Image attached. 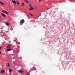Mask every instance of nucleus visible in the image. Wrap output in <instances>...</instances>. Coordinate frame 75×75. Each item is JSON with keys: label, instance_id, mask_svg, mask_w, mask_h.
<instances>
[{"label": "nucleus", "instance_id": "nucleus-5", "mask_svg": "<svg viewBox=\"0 0 75 75\" xmlns=\"http://www.w3.org/2000/svg\"><path fill=\"white\" fill-rule=\"evenodd\" d=\"M34 9V8H33V7H31L30 9L29 10L30 11H31V10H33Z\"/></svg>", "mask_w": 75, "mask_h": 75}, {"label": "nucleus", "instance_id": "nucleus-1", "mask_svg": "<svg viewBox=\"0 0 75 75\" xmlns=\"http://www.w3.org/2000/svg\"><path fill=\"white\" fill-rule=\"evenodd\" d=\"M5 72V71L4 70H2L1 71V74H4Z\"/></svg>", "mask_w": 75, "mask_h": 75}, {"label": "nucleus", "instance_id": "nucleus-25", "mask_svg": "<svg viewBox=\"0 0 75 75\" xmlns=\"http://www.w3.org/2000/svg\"><path fill=\"white\" fill-rule=\"evenodd\" d=\"M1 1H0V4H1Z\"/></svg>", "mask_w": 75, "mask_h": 75}, {"label": "nucleus", "instance_id": "nucleus-17", "mask_svg": "<svg viewBox=\"0 0 75 75\" xmlns=\"http://www.w3.org/2000/svg\"><path fill=\"white\" fill-rule=\"evenodd\" d=\"M8 67H10V65H9V63H8V65H7Z\"/></svg>", "mask_w": 75, "mask_h": 75}, {"label": "nucleus", "instance_id": "nucleus-13", "mask_svg": "<svg viewBox=\"0 0 75 75\" xmlns=\"http://www.w3.org/2000/svg\"><path fill=\"white\" fill-rule=\"evenodd\" d=\"M5 14H8V12L6 11H5Z\"/></svg>", "mask_w": 75, "mask_h": 75}, {"label": "nucleus", "instance_id": "nucleus-18", "mask_svg": "<svg viewBox=\"0 0 75 75\" xmlns=\"http://www.w3.org/2000/svg\"><path fill=\"white\" fill-rule=\"evenodd\" d=\"M30 16H33V15L31 14V13H30Z\"/></svg>", "mask_w": 75, "mask_h": 75}, {"label": "nucleus", "instance_id": "nucleus-29", "mask_svg": "<svg viewBox=\"0 0 75 75\" xmlns=\"http://www.w3.org/2000/svg\"><path fill=\"white\" fill-rule=\"evenodd\" d=\"M1 20V19H0V21Z\"/></svg>", "mask_w": 75, "mask_h": 75}, {"label": "nucleus", "instance_id": "nucleus-19", "mask_svg": "<svg viewBox=\"0 0 75 75\" xmlns=\"http://www.w3.org/2000/svg\"><path fill=\"white\" fill-rule=\"evenodd\" d=\"M27 75H30V74L28 73L27 74Z\"/></svg>", "mask_w": 75, "mask_h": 75}, {"label": "nucleus", "instance_id": "nucleus-24", "mask_svg": "<svg viewBox=\"0 0 75 75\" xmlns=\"http://www.w3.org/2000/svg\"><path fill=\"white\" fill-rule=\"evenodd\" d=\"M17 3H19V1H17Z\"/></svg>", "mask_w": 75, "mask_h": 75}, {"label": "nucleus", "instance_id": "nucleus-21", "mask_svg": "<svg viewBox=\"0 0 75 75\" xmlns=\"http://www.w3.org/2000/svg\"><path fill=\"white\" fill-rule=\"evenodd\" d=\"M41 0H39V2H41Z\"/></svg>", "mask_w": 75, "mask_h": 75}, {"label": "nucleus", "instance_id": "nucleus-27", "mask_svg": "<svg viewBox=\"0 0 75 75\" xmlns=\"http://www.w3.org/2000/svg\"><path fill=\"white\" fill-rule=\"evenodd\" d=\"M1 18V16H0V18Z\"/></svg>", "mask_w": 75, "mask_h": 75}, {"label": "nucleus", "instance_id": "nucleus-28", "mask_svg": "<svg viewBox=\"0 0 75 75\" xmlns=\"http://www.w3.org/2000/svg\"><path fill=\"white\" fill-rule=\"evenodd\" d=\"M35 7L37 8V6H35Z\"/></svg>", "mask_w": 75, "mask_h": 75}, {"label": "nucleus", "instance_id": "nucleus-8", "mask_svg": "<svg viewBox=\"0 0 75 75\" xmlns=\"http://www.w3.org/2000/svg\"><path fill=\"white\" fill-rule=\"evenodd\" d=\"M12 1L13 3H14V4H16V2L15 1L12 0Z\"/></svg>", "mask_w": 75, "mask_h": 75}, {"label": "nucleus", "instance_id": "nucleus-7", "mask_svg": "<svg viewBox=\"0 0 75 75\" xmlns=\"http://www.w3.org/2000/svg\"><path fill=\"white\" fill-rule=\"evenodd\" d=\"M7 51H11V48H9L7 49Z\"/></svg>", "mask_w": 75, "mask_h": 75}, {"label": "nucleus", "instance_id": "nucleus-30", "mask_svg": "<svg viewBox=\"0 0 75 75\" xmlns=\"http://www.w3.org/2000/svg\"><path fill=\"white\" fill-rule=\"evenodd\" d=\"M20 24L21 25V23H20Z\"/></svg>", "mask_w": 75, "mask_h": 75}, {"label": "nucleus", "instance_id": "nucleus-16", "mask_svg": "<svg viewBox=\"0 0 75 75\" xmlns=\"http://www.w3.org/2000/svg\"><path fill=\"white\" fill-rule=\"evenodd\" d=\"M29 7H32V6H31V4H29Z\"/></svg>", "mask_w": 75, "mask_h": 75}, {"label": "nucleus", "instance_id": "nucleus-14", "mask_svg": "<svg viewBox=\"0 0 75 75\" xmlns=\"http://www.w3.org/2000/svg\"><path fill=\"white\" fill-rule=\"evenodd\" d=\"M21 6H24V3H22Z\"/></svg>", "mask_w": 75, "mask_h": 75}, {"label": "nucleus", "instance_id": "nucleus-11", "mask_svg": "<svg viewBox=\"0 0 75 75\" xmlns=\"http://www.w3.org/2000/svg\"><path fill=\"white\" fill-rule=\"evenodd\" d=\"M2 13H5V12H6V11H4V10H2Z\"/></svg>", "mask_w": 75, "mask_h": 75}, {"label": "nucleus", "instance_id": "nucleus-6", "mask_svg": "<svg viewBox=\"0 0 75 75\" xmlns=\"http://www.w3.org/2000/svg\"><path fill=\"white\" fill-rule=\"evenodd\" d=\"M11 47V45H10L7 46V48H10Z\"/></svg>", "mask_w": 75, "mask_h": 75}, {"label": "nucleus", "instance_id": "nucleus-15", "mask_svg": "<svg viewBox=\"0 0 75 75\" xmlns=\"http://www.w3.org/2000/svg\"><path fill=\"white\" fill-rule=\"evenodd\" d=\"M6 25H9V24H8V23H6Z\"/></svg>", "mask_w": 75, "mask_h": 75}, {"label": "nucleus", "instance_id": "nucleus-23", "mask_svg": "<svg viewBox=\"0 0 75 75\" xmlns=\"http://www.w3.org/2000/svg\"><path fill=\"white\" fill-rule=\"evenodd\" d=\"M1 47H0V50H1Z\"/></svg>", "mask_w": 75, "mask_h": 75}, {"label": "nucleus", "instance_id": "nucleus-12", "mask_svg": "<svg viewBox=\"0 0 75 75\" xmlns=\"http://www.w3.org/2000/svg\"><path fill=\"white\" fill-rule=\"evenodd\" d=\"M1 4L2 5H4V4L3 2H1Z\"/></svg>", "mask_w": 75, "mask_h": 75}, {"label": "nucleus", "instance_id": "nucleus-4", "mask_svg": "<svg viewBox=\"0 0 75 75\" xmlns=\"http://www.w3.org/2000/svg\"><path fill=\"white\" fill-rule=\"evenodd\" d=\"M1 15L3 16V17H6V15L5 14H4L3 13H1Z\"/></svg>", "mask_w": 75, "mask_h": 75}, {"label": "nucleus", "instance_id": "nucleus-26", "mask_svg": "<svg viewBox=\"0 0 75 75\" xmlns=\"http://www.w3.org/2000/svg\"><path fill=\"white\" fill-rule=\"evenodd\" d=\"M1 54V52L0 51V54Z\"/></svg>", "mask_w": 75, "mask_h": 75}, {"label": "nucleus", "instance_id": "nucleus-10", "mask_svg": "<svg viewBox=\"0 0 75 75\" xmlns=\"http://www.w3.org/2000/svg\"><path fill=\"white\" fill-rule=\"evenodd\" d=\"M9 73H11V69H9Z\"/></svg>", "mask_w": 75, "mask_h": 75}, {"label": "nucleus", "instance_id": "nucleus-2", "mask_svg": "<svg viewBox=\"0 0 75 75\" xmlns=\"http://www.w3.org/2000/svg\"><path fill=\"white\" fill-rule=\"evenodd\" d=\"M24 19H22L20 23H21L23 24V23H24Z\"/></svg>", "mask_w": 75, "mask_h": 75}, {"label": "nucleus", "instance_id": "nucleus-9", "mask_svg": "<svg viewBox=\"0 0 75 75\" xmlns=\"http://www.w3.org/2000/svg\"><path fill=\"white\" fill-rule=\"evenodd\" d=\"M25 1L28 4H29V3H30V2H29V1H27L26 0H25Z\"/></svg>", "mask_w": 75, "mask_h": 75}, {"label": "nucleus", "instance_id": "nucleus-20", "mask_svg": "<svg viewBox=\"0 0 75 75\" xmlns=\"http://www.w3.org/2000/svg\"><path fill=\"white\" fill-rule=\"evenodd\" d=\"M16 3H17V4H20V3H18L16 2Z\"/></svg>", "mask_w": 75, "mask_h": 75}, {"label": "nucleus", "instance_id": "nucleus-22", "mask_svg": "<svg viewBox=\"0 0 75 75\" xmlns=\"http://www.w3.org/2000/svg\"><path fill=\"white\" fill-rule=\"evenodd\" d=\"M9 42V43L11 42V41H9V42Z\"/></svg>", "mask_w": 75, "mask_h": 75}, {"label": "nucleus", "instance_id": "nucleus-3", "mask_svg": "<svg viewBox=\"0 0 75 75\" xmlns=\"http://www.w3.org/2000/svg\"><path fill=\"white\" fill-rule=\"evenodd\" d=\"M18 72H19V73H23V72H24V71H21V70H18Z\"/></svg>", "mask_w": 75, "mask_h": 75}]
</instances>
